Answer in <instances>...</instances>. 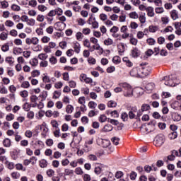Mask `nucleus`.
<instances>
[{"mask_svg": "<svg viewBox=\"0 0 181 181\" xmlns=\"http://www.w3.org/2000/svg\"><path fill=\"white\" fill-rule=\"evenodd\" d=\"M119 86L122 88H124V97H132L134 94V90H132V87H131L129 84L127 83H119Z\"/></svg>", "mask_w": 181, "mask_h": 181, "instance_id": "nucleus-1", "label": "nucleus"}, {"mask_svg": "<svg viewBox=\"0 0 181 181\" xmlns=\"http://www.w3.org/2000/svg\"><path fill=\"white\" fill-rule=\"evenodd\" d=\"M166 140L165 135L163 134H158L154 140V145L156 146H162L163 144H165V141Z\"/></svg>", "mask_w": 181, "mask_h": 181, "instance_id": "nucleus-2", "label": "nucleus"}, {"mask_svg": "<svg viewBox=\"0 0 181 181\" xmlns=\"http://www.w3.org/2000/svg\"><path fill=\"white\" fill-rule=\"evenodd\" d=\"M139 68L141 69L140 73L141 77H146V76H149V74H151L152 69H151V67H149L148 66H142V64H141Z\"/></svg>", "mask_w": 181, "mask_h": 181, "instance_id": "nucleus-3", "label": "nucleus"}, {"mask_svg": "<svg viewBox=\"0 0 181 181\" xmlns=\"http://www.w3.org/2000/svg\"><path fill=\"white\" fill-rule=\"evenodd\" d=\"M130 76L132 77H141V69L139 67H134L130 71Z\"/></svg>", "mask_w": 181, "mask_h": 181, "instance_id": "nucleus-4", "label": "nucleus"}, {"mask_svg": "<svg viewBox=\"0 0 181 181\" xmlns=\"http://www.w3.org/2000/svg\"><path fill=\"white\" fill-rule=\"evenodd\" d=\"M163 80H165V85L168 86L169 87H175V83H173V79H172V77L170 76H164Z\"/></svg>", "mask_w": 181, "mask_h": 181, "instance_id": "nucleus-5", "label": "nucleus"}, {"mask_svg": "<svg viewBox=\"0 0 181 181\" xmlns=\"http://www.w3.org/2000/svg\"><path fill=\"white\" fill-rule=\"evenodd\" d=\"M25 43L27 45H37V43H39V39H37V37H34L32 38H26L25 39Z\"/></svg>", "mask_w": 181, "mask_h": 181, "instance_id": "nucleus-6", "label": "nucleus"}, {"mask_svg": "<svg viewBox=\"0 0 181 181\" xmlns=\"http://www.w3.org/2000/svg\"><path fill=\"white\" fill-rule=\"evenodd\" d=\"M90 52H94V50H98L100 54H103V49L101 47V46H100V44H95L94 45H93L92 48L91 47L89 48Z\"/></svg>", "mask_w": 181, "mask_h": 181, "instance_id": "nucleus-7", "label": "nucleus"}, {"mask_svg": "<svg viewBox=\"0 0 181 181\" xmlns=\"http://www.w3.org/2000/svg\"><path fill=\"white\" fill-rule=\"evenodd\" d=\"M146 11L147 12V16H149V18H153V16H155V12H153V7H147Z\"/></svg>", "mask_w": 181, "mask_h": 181, "instance_id": "nucleus-8", "label": "nucleus"}, {"mask_svg": "<svg viewBox=\"0 0 181 181\" xmlns=\"http://www.w3.org/2000/svg\"><path fill=\"white\" fill-rule=\"evenodd\" d=\"M145 88L147 93H152L153 88H155V83H148L146 85Z\"/></svg>", "mask_w": 181, "mask_h": 181, "instance_id": "nucleus-9", "label": "nucleus"}, {"mask_svg": "<svg viewBox=\"0 0 181 181\" xmlns=\"http://www.w3.org/2000/svg\"><path fill=\"white\" fill-rule=\"evenodd\" d=\"M136 107H133L132 108L131 111L129 112V117L130 118V119H134V118L136 117Z\"/></svg>", "mask_w": 181, "mask_h": 181, "instance_id": "nucleus-10", "label": "nucleus"}, {"mask_svg": "<svg viewBox=\"0 0 181 181\" xmlns=\"http://www.w3.org/2000/svg\"><path fill=\"white\" fill-rule=\"evenodd\" d=\"M134 93L136 97H139L144 94V89L142 88H136L134 89Z\"/></svg>", "mask_w": 181, "mask_h": 181, "instance_id": "nucleus-11", "label": "nucleus"}, {"mask_svg": "<svg viewBox=\"0 0 181 181\" xmlns=\"http://www.w3.org/2000/svg\"><path fill=\"white\" fill-rule=\"evenodd\" d=\"M170 16L173 21L179 19V13L176 10H173L170 12Z\"/></svg>", "mask_w": 181, "mask_h": 181, "instance_id": "nucleus-12", "label": "nucleus"}, {"mask_svg": "<svg viewBox=\"0 0 181 181\" xmlns=\"http://www.w3.org/2000/svg\"><path fill=\"white\" fill-rule=\"evenodd\" d=\"M93 141H94V139L92 138L86 141V148H85L86 152H90V151H91V148L88 147V146H87V145H93Z\"/></svg>", "mask_w": 181, "mask_h": 181, "instance_id": "nucleus-13", "label": "nucleus"}, {"mask_svg": "<svg viewBox=\"0 0 181 181\" xmlns=\"http://www.w3.org/2000/svg\"><path fill=\"white\" fill-rule=\"evenodd\" d=\"M112 129H113L112 125L106 124L104 126L102 131H103V132H111V131H112Z\"/></svg>", "mask_w": 181, "mask_h": 181, "instance_id": "nucleus-14", "label": "nucleus"}, {"mask_svg": "<svg viewBox=\"0 0 181 181\" xmlns=\"http://www.w3.org/2000/svg\"><path fill=\"white\" fill-rule=\"evenodd\" d=\"M74 49L76 53L77 54L80 53V49H81V47L80 46V43H78V42H74Z\"/></svg>", "mask_w": 181, "mask_h": 181, "instance_id": "nucleus-15", "label": "nucleus"}, {"mask_svg": "<svg viewBox=\"0 0 181 181\" xmlns=\"http://www.w3.org/2000/svg\"><path fill=\"white\" fill-rule=\"evenodd\" d=\"M4 163L6 164V168L8 169H10V170H12V169L15 168V164L13 162H9L8 160H6Z\"/></svg>", "mask_w": 181, "mask_h": 181, "instance_id": "nucleus-16", "label": "nucleus"}, {"mask_svg": "<svg viewBox=\"0 0 181 181\" xmlns=\"http://www.w3.org/2000/svg\"><path fill=\"white\" fill-rule=\"evenodd\" d=\"M129 42L131 45H133V46H136L138 45V39L134 37L133 35H130Z\"/></svg>", "mask_w": 181, "mask_h": 181, "instance_id": "nucleus-17", "label": "nucleus"}, {"mask_svg": "<svg viewBox=\"0 0 181 181\" xmlns=\"http://www.w3.org/2000/svg\"><path fill=\"white\" fill-rule=\"evenodd\" d=\"M132 57H138L139 56V49L135 47L132 50Z\"/></svg>", "mask_w": 181, "mask_h": 181, "instance_id": "nucleus-18", "label": "nucleus"}, {"mask_svg": "<svg viewBox=\"0 0 181 181\" xmlns=\"http://www.w3.org/2000/svg\"><path fill=\"white\" fill-rule=\"evenodd\" d=\"M129 16L131 19H138L139 18V15H138V13H136V11L131 12L129 14Z\"/></svg>", "mask_w": 181, "mask_h": 181, "instance_id": "nucleus-19", "label": "nucleus"}, {"mask_svg": "<svg viewBox=\"0 0 181 181\" xmlns=\"http://www.w3.org/2000/svg\"><path fill=\"white\" fill-rule=\"evenodd\" d=\"M144 169L147 172V173H149V172H151V170H154L155 172H156V170H158V168L154 167L153 165L152 167H151L149 165H146L144 167Z\"/></svg>", "mask_w": 181, "mask_h": 181, "instance_id": "nucleus-20", "label": "nucleus"}, {"mask_svg": "<svg viewBox=\"0 0 181 181\" xmlns=\"http://www.w3.org/2000/svg\"><path fill=\"white\" fill-rule=\"evenodd\" d=\"M110 145H111V142L109 140H107V139L102 140V146L103 148H108Z\"/></svg>", "mask_w": 181, "mask_h": 181, "instance_id": "nucleus-21", "label": "nucleus"}, {"mask_svg": "<svg viewBox=\"0 0 181 181\" xmlns=\"http://www.w3.org/2000/svg\"><path fill=\"white\" fill-rule=\"evenodd\" d=\"M148 30L151 33H155V32H158V30H159V28L155 25H150L148 28Z\"/></svg>", "mask_w": 181, "mask_h": 181, "instance_id": "nucleus-22", "label": "nucleus"}, {"mask_svg": "<svg viewBox=\"0 0 181 181\" xmlns=\"http://www.w3.org/2000/svg\"><path fill=\"white\" fill-rule=\"evenodd\" d=\"M153 117L156 119H160V118L162 119V121H165V118L160 116V115L159 114V112H154L153 113Z\"/></svg>", "mask_w": 181, "mask_h": 181, "instance_id": "nucleus-23", "label": "nucleus"}, {"mask_svg": "<svg viewBox=\"0 0 181 181\" xmlns=\"http://www.w3.org/2000/svg\"><path fill=\"white\" fill-rule=\"evenodd\" d=\"M169 139H176L177 138V132H171L168 134Z\"/></svg>", "mask_w": 181, "mask_h": 181, "instance_id": "nucleus-24", "label": "nucleus"}, {"mask_svg": "<svg viewBox=\"0 0 181 181\" xmlns=\"http://www.w3.org/2000/svg\"><path fill=\"white\" fill-rule=\"evenodd\" d=\"M38 64L39 61L36 58H33L30 61V64H31L33 67H36V66H37Z\"/></svg>", "mask_w": 181, "mask_h": 181, "instance_id": "nucleus-25", "label": "nucleus"}, {"mask_svg": "<svg viewBox=\"0 0 181 181\" xmlns=\"http://www.w3.org/2000/svg\"><path fill=\"white\" fill-rule=\"evenodd\" d=\"M147 125L149 126L150 132H152V131H155V125H156V122H150L147 124Z\"/></svg>", "mask_w": 181, "mask_h": 181, "instance_id": "nucleus-26", "label": "nucleus"}, {"mask_svg": "<svg viewBox=\"0 0 181 181\" xmlns=\"http://www.w3.org/2000/svg\"><path fill=\"white\" fill-rule=\"evenodd\" d=\"M123 62H124V63H126V66H127V67H132V62H131V61H129V59H128V57H124Z\"/></svg>", "mask_w": 181, "mask_h": 181, "instance_id": "nucleus-27", "label": "nucleus"}, {"mask_svg": "<svg viewBox=\"0 0 181 181\" xmlns=\"http://www.w3.org/2000/svg\"><path fill=\"white\" fill-rule=\"evenodd\" d=\"M62 95V93L59 90H55L53 93L52 98L57 100V98H60V96Z\"/></svg>", "mask_w": 181, "mask_h": 181, "instance_id": "nucleus-28", "label": "nucleus"}, {"mask_svg": "<svg viewBox=\"0 0 181 181\" xmlns=\"http://www.w3.org/2000/svg\"><path fill=\"white\" fill-rule=\"evenodd\" d=\"M141 131H146V132H151V129L149 128V125L147 124H142L141 126Z\"/></svg>", "mask_w": 181, "mask_h": 181, "instance_id": "nucleus-29", "label": "nucleus"}, {"mask_svg": "<svg viewBox=\"0 0 181 181\" xmlns=\"http://www.w3.org/2000/svg\"><path fill=\"white\" fill-rule=\"evenodd\" d=\"M19 155V153L18 152V151L14 150L11 152V157L12 159H13L14 160H16V159H18V156Z\"/></svg>", "mask_w": 181, "mask_h": 181, "instance_id": "nucleus-30", "label": "nucleus"}, {"mask_svg": "<svg viewBox=\"0 0 181 181\" xmlns=\"http://www.w3.org/2000/svg\"><path fill=\"white\" fill-rule=\"evenodd\" d=\"M113 43L114 41L111 38H107L104 41V45H105V46H111V45H113Z\"/></svg>", "mask_w": 181, "mask_h": 181, "instance_id": "nucleus-31", "label": "nucleus"}, {"mask_svg": "<svg viewBox=\"0 0 181 181\" xmlns=\"http://www.w3.org/2000/svg\"><path fill=\"white\" fill-rule=\"evenodd\" d=\"M178 105H179V102H177V101H174L170 105L171 108H173V110H179Z\"/></svg>", "mask_w": 181, "mask_h": 181, "instance_id": "nucleus-32", "label": "nucleus"}, {"mask_svg": "<svg viewBox=\"0 0 181 181\" xmlns=\"http://www.w3.org/2000/svg\"><path fill=\"white\" fill-rule=\"evenodd\" d=\"M3 145L6 148H9L11 146V140L9 139H5L3 141Z\"/></svg>", "mask_w": 181, "mask_h": 181, "instance_id": "nucleus-33", "label": "nucleus"}, {"mask_svg": "<svg viewBox=\"0 0 181 181\" xmlns=\"http://www.w3.org/2000/svg\"><path fill=\"white\" fill-rule=\"evenodd\" d=\"M99 18L103 22H105L108 19V16H107V14L105 13H100L99 16Z\"/></svg>", "mask_w": 181, "mask_h": 181, "instance_id": "nucleus-34", "label": "nucleus"}, {"mask_svg": "<svg viewBox=\"0 0 181 181\" xmlns=\"http://www.w3.org/2000/svg\"><path fill=\"white\" fill-rule=\"evenodd\" d=\"M40 168H47V160L42 159L40 160Z\"/></svg>", "mask_w": 181, "mask_h": 181, "instance_id": "nucleus-35", "label": "nucleus"}, {"mask_svg": "<svg viewBox=\"0 0 181 181\" xmlns=\"http://www.w3.org/2000/svg\"><path fill=\"white\" fill-rule=\"evenodd\" d=\"M141 111H149L151 110V106L148 104H143L141 107Z\"/></svg>", "mask_w": 181, "mask_h": 181, "instance_id": "nucleus-36", "label": "nucleus"}, {"mask_svg": "<svg viewBox=\"0 0 181 181\" xmlns=\"http://www.w3.org/2000/svg\"><path fill=\"white\" fill-rule=\"evenodd\" d=\"M107 107L110 108H115V107H117V103L114 100H110L107 103Z\"/></svg>", "mask_w": 181, "mask_h": 181, "instance_id": "nucleus-37", "label": "nucleus"}, {"mask_svg": "<svg viewBox=\"0 0 181 181\" xmlns=\"http://www.w3.org/2000/svg\"><path fill=\"white\" fill-rule=\"evenodd\" d=\"M83 46H85V47H88V49H90V47H91V43L90 42L89 39H85L83 40Z\"/></svg>", "mask_w": 181, "mask_h": 181, "instance_id": "nucleus-38", "label": "nucleus"}, {"mask_svg": "<svg viewBox=\"0 0 181 181\" xmlns=\"http://www.w3.org/2000/svg\"><path fill=\"white\" fill-rule=\"evenodd\" d=\"M111 141L112 142L113 145H119V138L115 136L111 139Z\"/></svg>", "mask_w": 181, "mask_h": 181, "instance_id": "nucleus-39", "label": "nucleus"}, {"mask_svg": "<svg viewBox=\"0 0 181 181\" xmlns=\"http://www.w3.org/2000/svg\"><path fill=\"white\" fill-rule=\"evenodd\" d=\"M112 62L115 64H119V63H121V58L118 56H115L112 59Z\"/></svg>", "mask_w": 181, "mask_h": 181, "instance_id": "nucleus-40", "label": "nucleus"}, {"mask_svg": "<svg viewBox=\"0 0 181 181\" xmlns=\"http://www.w3.org/2000/svg\"><path fill=\"white\" fill-rule=\"evenodd\" d=\"M76 37L77 40H78L79 42H81L83 40V37H84V35H83V33H81V32H78L76 34Z\"/></svg>", "mask_w": 181, "mask_h": 181, "instance_id": "nucleus-41", "label": "nucleus"}, {"mask_svg": "<svg viewBox=\"0 0 181 181\" xmlns=\"http://www.w3.org/2000/svg\"><path fill=\"white\" fill-rule=\"evenodd\" d=\"M146 42L150 46H153V45H155V43H156V40H155V39H153V38H148L146 40Z\"/></svg>", "mask_w": 181, "mask_h": 181, "instance_id": "nucleus-42", "label": "nucleus"}, {"mask_svg": "<svg viewBox=\"0 0 181 181\" xmlns=\"http://www.w3.org/2000/svg\"><path fill=\"white\" fill-rule=\"evenodd\" d=\"M20 95L23 98H26V97H28L29 95V92H28V90H24L23 91L20 92Z\"/></svg>", "mask_w": 181, "mask_h": 181, "instance_id": "nucleus-43", "label": "nucleus"}, {"mask_svg": "<svg viewBox=\"0 0 181 181\" xmlns=\"http://www.w3.org/2000/svg\"><path fill=\"white\" fill-rule=\"evenodd\" d=\"M161 22L163 25H168V23H169V17L168 16L162 17Z\"/></svg>", "mask_w": 181, "mask_h": 181, "instance_id": "nucleus-44", "label": "nucleus"}, {"mask_svg": "<svg viewBox=\"0 0 181 181\" xmlns=\"http://www.w3.org/2000/svg\"><path fill=\"white\" fill-rule=\"evenodd\" d=\"M42 77V81L43 83H50V78L47 76V74H44Z\"/></svg>", "mask_w": 181, "mask_h": 181, "instance_id": "nucleus-45", "label": "nucleus"}, {"mask_svg": "<svg viewBox=\"0 0 181 181\" xmlns=\"http://www.w3.org/2000/svg\"><path fill=\"white\" fill-rule=\"evenodd\" d=\"M37 9L40 12H45V11H47V7H46V6L45 5L40 4L37 6Z\"/></svg>", "mask_w": 181, "mask_h": 181, "instance_id": "nucleus-46", "label": "nucleus"}, {"mask_svg": "<svg viewBox=\"0 0 181 181\" xmlns=\"http://www.w3.org/2000/svg\"><path fill=\"white\" fill-rule=\"evenodd\" d=\"M11 177H13V179H19L21 177V174L18 172H13L11 173Z\"/></svg>", "mask_w": 181, "mask_h": 181, "instance_id": "nucleus-47", "label": "nucleus"}, {"mask_svg": "<svg viewBox=\"0 0 181 181\" xmlns=\"http://www.w3.org/2000/svg\"><path fill=\"white\" fill-rule=\"evenodd\" d=\"M0 39L1 40H6L8 39V33L3 32L0 34Z\"/></svg>", "mask_w": 181, "mask_h": 181, "instance_id": "nucleus-48", "label": "nucleus"}, {"mask_svg": "<svg viewBox=\"0 0 181 181\" xmlns=\"http://www.w3.org/2000/svg\"><path fill=\"white\" fill-rule=\"evenodd\" d=\"M1 50H2V52H8L9 50V44L6 43V44L3 45L1 47Z\"/></svg>", "mask_w": 181, "mask_h": 181, "instance_id": "nucleus-49", "label": "nucleus"}, {"mask_svg": "<svg viewBox=\"0 0 181 181\" xmlns=\"http://www.w3.org/2000/svg\"><path fill=\"white\" fill-rule=\"evenodd\" d=\"M144 36H145V33L142 31H138L136 33L137 39H144Z\"/></svg>", "mask_w": 181, "mask_h": 181, "instance_id": "nucleus-50", "label": "nucleus"}, {"mask_svg": "<svg viewBox=\"0 0 181 181\" xmlns=\"http://www.w3.org/2000/svg\"><path fill=\"white\" fill-rule=\"evenodd\" d=\"M139 20L141 23H145V22H146V17L145 16V14L140 15L139 17Z\"/></svg>", "mask_w": 181, "mask_h": 181, "instance_id": "nucleus-51", "label": "nucleus"}, {"mask_svg": "<svg viewBox=\"0 0 181 181\" xmlns=\"http://www.w3.org/2000/svg\"><path fill=\"white\" fill-rule=\"evenodd\" d=\"M22 88H29L30 87V83H29V81H23L21 83Z\"/></svg>", "mask_w": 181, "mask_h": 181, "instance_id": "nucleus-52", "label": "nucleus"}, {"mask_svg": "<svg viewBox=\"0 0 181 181\" xmlns=\"http://www.w3.org/2000/svg\"><path fill=\"white\" fill-rule=\"evenodd\" d=\"M11 9H12V11H15L16 12H19V11H21V6H19L16 4H13L11 6Z\"/></svg>", "mask_w": 181, "mask_h": 181, "instance_id": "nucleus-53", "label": "nucleus"}, {"mask_svg": "<svg viewBox=\"0 0 181 181\" xmlns=\"http://www.w3.org/2000/svg\"><path fill=\"white\" fill-rule=\"evenodd\" d=\"M138 26H139L138 23L134 21L131 22L129 25V28H131V29H138Z\"/></svg>", "mask_w": 181, "mask_h": 181, "instance_id": "nucleus-54", "label": "nucleus"}, {"mask_svg": "<svg viewBox=\"0 0 181 181\" xmlns=\"http://www.w3.org/2000/svg\"><path fill=\"white\" fill-rule=\"evenodd\" d=\"M88 105L89 108L94 110V108H95V107H97V103L93 101H90L88 103Z\"/></svg>", "mask_w": 181, "mask_h": 181, "instance_id": "nucleus-55", "label": "nucleus"}, {"mask_svg": "<svg viewBox=\"0 0 181 181\" xmlns=\"http://www.w3.org/2000/svg\"><path fill=\"white\" fill-rule=\"evenodd\" d=\"M6 121H12L15 119V115H13V114L7 115L6 117Z\"/></svg>", "mask_w": 181, "mask_h": 181, "instance_id": "nucleus-56", "label": "nucleus"}, {"mask_svg": "<svg viewBox=\"0 0 181 181\" xmlns=\"http://www.w3.org/2000/svg\"><path fill=\"white\" fill-rule=\"evenodd\" d=\"M31 76H32V77H37V76H40V71H39L37 70H34L31 72Z\"/></svg>", "mask_w": 181, "mask_h": 181, "instance_id": "nucleus-57", "label": "nucleus"}, {"mask_svg": "<svg viewBox=\"0 0 181 181\" xmlns=\"http://www.w3.org/2000/svg\"><path fill=\"white\" fill-rule=\"evenodd\" d=\"M169 32H173V28L172 26H168L163 31V33H168Z\"/></svg>", "mask_w": 181, "mask_h": 181, "instance_id": "nucleus-58", "label": "nucleus"}, {"mask_svg": "<svg viewBox=\"0 0 181 181\" xmlns=\"http://www.w3.org/2000/svg\"><path fill=\"white\" fill-rule=\"evenodd\" d=\"M155 11L156 13H163V12H165L163 7H157Z\"/></svg>", "mask_w": 181, "mask_h": 181, "instance_id": "nucleus-59", "label": "nucleus"}, {"mask_svg": "<svg viewBox=\"0 0 181 181\" xmlns=\"http://www.w3.org/2000/svg\"><path fill=\"white\" fill-rule=\"evenodd\" d=\"M1 8H6L8 6H9V4L6 1H1Z\"/></svg>", "mask_w": 181, "mask_h": 181, "instance_id": "nucleus-60", "label": "nucleus"}, {"mask_svg": "<svg viewBox=\"0 0 181 181\" xmlns=\"http://www.w3.org/2000/svg\"><path fill=\"white\" fill-rule=\"evenodd\" d=\"M38 59L40 60H46V59H47V54H40L38 55Z\"/></svg>", "mask_w": 181, "mask_h": 181, "instance_id": "nucleus-61", "label": "nucleus"}, {"mask_svg": "<svg viewBox=\"0 0 181 181\" xmlns=\"http://www.w3.org/2000/svg\"><path fill=\"white\" fill-rule=\"evenodd\" d=\"M100 122H105L107 121V116L105 115H101L99 117Z\"/></svg>", "mask_w": 181, "mask_h": 181, "instance_id": "nucleus-62", "label": "nucleus"}, {"mask_svg": "<svg viewBox=\"0 0 181 181\" xmlns=\"http://www.w3.org/2000/svg\"><path fill=\"white\" fill-rule=\"evenodd\" d=\"M121 118L123 121H127L128 120V114H127V112L122 113Z\"/></svg>", "mask_w": 181, "mask_h": 181, "instance_id": "nucleus-63", "label": "nucleus"}, {"mask_svg": "<svg viewBox=\"0 0 181 181\" xmlns=\"http://www.w3.org/2000/svg\"><path fill=\"white\" fill-rule=\"evenodd\" d=\"M83 180L84 181H90L91 180V176L88 174L83 175Z\"/></svg>", "mask_w": 181, "mask_h": 181, "instance_id": "nucleus-64", "label": "nucleus"}]
</instances>
